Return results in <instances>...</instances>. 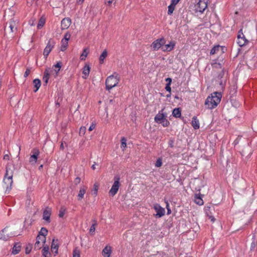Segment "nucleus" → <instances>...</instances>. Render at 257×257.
Segmentation results:
<instances>
[{
	"instance_id": "nucleus-1",
	"label": "nucleus",
	"mask_w": 257,
	"mask_h": 257,
	"mask_svg": "<svg viewBox=\"0 0 257 257\" xmlns=\"http://www.w3.org/2000/svg\"><path fill=\"white\" fill-rule=\"evenodd\" d=\"M14 170V166L8 164L6 167V174L3 180V189L6 192H9L12 189L13 183V176Z\"/></svg>"
},
{
	"instance_id": "nucleus-2",
	"label": "nucleus",
	"mask_w": 257,
	"mask_h": 257,
	"mask_svg": "<svg viewBox=\"0 0 257 257\" xmlns=\"http://www.w3.org/2000/svg\"><path fill=\"white\" fill-rule=\"evenodd\" d=\"M222 95L221 93L214 92L211 94L206 98L205 105L208 109H213L216 107L217 105L220 103Z\"/></svg>"
},
{
	"instance_id": "nucleus-3",
	"label": "nucleus",
	"mask_w": 257,
	"mask_h": 257,
	"mask_svg": "<svg viewBox=\"0 0 257 257\" xmlns=\"http://www.w3.org/2000/svg\"><path fill=\"white\" fill-rule=\"evenodd\" d=\"M119 81V78L117 74L115 75L114 74L108 76L105 80L106 89L107 90H110L117 85Z\"/></svg>"
},
{
	"instance_id": "nucleus-4",
	"label": "nucleus",
	"mask_w": 257,
	"mask_h": 257,
	"mask_svg": "<svg viewBox=\"0 0 257 257\" xmlns=\"http://www.w3.org/2000/svg\"><path fill=\"white\" fill-rule=\"evenodd\" d=\"M166 43V40L163 38L158 39L154 41L151 44V47L153 51H157Z\"/></svg>"
},
{
	"instance_id": "nucleus-5",
	"label": "nucleus",
	"mask_w": 257,
	"mask_h": 257,
	"mask_svg": "<svg viewBox=\"0 0 257 257\" xmlns=\"http://www.w3.org/2000/svg\"><path fill=\"white\" fill-rule=\"evenodd\" d=\"M119 178L115 176L114 177V182L109 191V194L110 196H114L117 192L118 189L120 186L119 183Z\"/></svg>"
},
{
	"instance_id": "nucleus-6",
	"label": "nucleus",
	"mask_w": 257,
	"mask_h": 257,
	"mask_svg": "<svg viewBox=\"0 0 257 257\" xmlns=\"http://www.w3.org/2000/svg\"><path fill=\"white\" fill-rule=\"evenodd\" d=\"M209 0H199L195 5V11L202 13L207 8Z\"/></svg>"
},
{
	"instance_id": "nucleus-7",
	"label": "nucleus",
	"mask_w": 257,
	"mask_h": 257,
	"mask_svg": "<svg viewBox=\"0 0 257 257\" xmlns=\"http://www.w3.org/2000/svg\"><path fill=\"white\" fill-rule=\"evenodd\" d=\"M248 43V41L245 38L242 33V30L240 29L238 33L237 37V43L240 47H243Z\"/></svg>"
},
{
	"instance_id": "nucleus-8",
	"label": "nucleus",
	"mask_w": 257,
	"mask_h": 257,
	"mask_svg": "<svg viewBox=\"0 0 257 257\" xmlns=\"http://www.w3.org/2000/svg\"><path fill=\"white\" fill-rule=\"evenodd\" d=\"M15 235L12 233H10L9 231V228L8 227H6L0 232V239L7 240L12 236Z\"/></svg>"
},
{
	"instance_id": "nucleus-9",
	"label": "nucleus",
	"mask_w": 257,
	"mask_h": 257,
	"mask_svg": "<svg viewBox=\"0 0 257 257\" xmlns=\"http://www.w3.org/2000/svg\"><path fill=\"white\" fill-rule=\"evenodd\" d=\"M55 44V42L54 41L50 39L47 44L46 47L44 49V52H43V55L44 56L47 58V56L49 55V53L52 50L53 48L54 47V45Z\"/></svg>"
},
{
	"instance_id": "nucleus-10",
	"label": "nucleus",
	"mask_w": 257,
	"mask_h": 257,
	"mask_svg": "<svg viewBox=\"0 0 257 257\" xmlns=\"http://www.w3.org/2000/svg\"><path fill=\"white\" fill-rule=\"evenodd\" d=\"M32 153L33 155L30 156L29 162L32 165H34L37 162L40 152L38 149L35 148L33 149Z\"/></svg>"
},
{
	"instance_id": "nucleus-11",
	"label": "nucleus",
	"mask_w": 257,
	"mask_h": 257,
	"mask_svg": "<svg viewBox=\"0 0 257 257\" xmlns=\"http://www.w3.org/2000/svg\"><path fill=\"white\" fill-rule=\"evenodd\" d=\"M175 46V42L171 41L168 44H164L162 47L163 52H170L172 51Z\"/></svg>"
},
{
	"instance_id": "nucleus-12",
	"label": "nucleus",
	"mask_w": 257,
	"mask_h": 257,
	"mask_svg": "<svg viewBox=\"0 0 257 257\" xmlns=\"http://www.w3.org/2000/svg\"><path fill=\"white\" fill-rule=\"evenodd\" d=\"M154 209L157 212L156 216L161 217L165 214V209L162 208L159 204H156L154 207Z\"/></svg>"
},
{
	"instance_id": "nucleus-13",
	"label": "nucleus",
	"mask_w": 257,
	"mask_h": 257,
	"mask_svg": "<svg viewBox=\"0 0 257 257\" xmlns=\"http://www.w3.org/2000/svg\"><path fill=\"white\" fill-rule=\"evenodd\" d=\"M18 26V22L17 20L12 19L9 22L8 28L10 29L11 32L17 31Z\"/></svg>"
},
{
	"instance_id": "nucleus-14",
	"label": "nucleus",
	"mask_w": 257,
	"mask_h": 257,
	"mask_svg": "<svg viewBox=\"0 0 257 257\" xmlns=\"http://www.w3.org/2000/svg\"><path fill=\"white\" fill-rule=\"evenodd\" d=\"M51 214V209L48 207L46 208L43 212V218L48 222H50V217Z\"/></svg>"
},
{
	"instance_id": "nucleus-15",
	"label": "nucleus",
	"mask_w": 257,
	"mask_h": 257,
	"mask_svg": "<svg viewBox=\"0 0 257 257\" xmlns=\"http://www.w3.org/2000/svg\"><path fill=\"white\" fill-rule=\"evenodd\" d=\"M71 23V20L70 19L64 18L61 21V27L62 29L64 30L69 28Z\"/></svg>"
},
{
	"instance_id": "nucleus-16",
	"label": "nucleus",
	"mask_w": 257,
	"mask_h": 257,
	"mask_svg": "<svg viewBox=\"0 0 257 257\" xmlns=\"http://www.w3.org/2000/svg\"><path fill=\"white\" fill-rule=\"evenodd\" d=\"M58 241V239L55 240L53 239L51 244V250L52 252L55 253V255L58 253V250L59 247Z\"/></svg>"
},
{
	"instance_id": "nucleus-17",
	"label": "nucleus",
	"mask_w": 257,
	"mask_h": 257,
	"mask_svg": "<svg viewBox=\"0 0 257 257\" xmlns=\"http://www.w3.org/2000/svg\"><path fill=\"white\" fill-rule=\"evenodd\" d=\"M48 230L45 227H42L39 232V234L38 235H42V236H41L42 237L41 241L45 243L46 242V236L47 234Z\"/></svg>"
},
{
	"instance_id": "nucleus-18",
	"label": "nucleus",
	"mask_w": 257,
	"mask_h": 257,
	"mask_svg": "<svg viewBox=\"0 0 257 257\" xmlns=\"http://www.w3.org/2000/svg\"><path fill=\"white\" fill-rule=\"evenodd\" d=\"M111 253L110 246H106L102 250V254L104 257H109Z\"/></svg>"
},
{
	"instance_id": "nucleus-19",
	"label": "nucleus",
	"mask_w": 257,
	"mask_h": 257,
	"mask_svg": "<svg viewBox=\"0 0 257 257\" xmlns=\"http://www.w3.org/2000/svg\"><path fill=\"white\" fill-rule=\"evenodd\" d=\"M89 72H90V67L88 65L86 64L83 68L82 73H83V76H82V77L84 79H86L89 75Z\"/></svg>"
},
{
	"instance_id": "nucleus-20",
	"label": "nucleus",
	"mask_w": 257,
	"mask_h": 257,
	"mask_svg": "<svg viewBox=\"0 0 257 257\" xmlns=\"http://www.w3.org/2000/svg\"><path fill=\"white\" fill-rule=\"evenodd\" d=\"M86 189L87 187L85 186H83L80 188L79 193L78 194V200H81L84 197V195L86 192Z\"/></svg>"
},
{
	"instance_id": "nucleus-21",
	"label": "nucleus",
	"mask_w": 257,
	"mask_h": 257,
	"mask_svg": "<svg viewBox=\"0 0 257 257\" xmlns=\"http://www.w3.org/2000/svg\"><path fill=\"white\" fill-rule=\"evenodd\" d=\"M35 89L34 91L36 92L41 86V82L40 79H35L33 81Z\"/></svg>"
},
{
	"instance_id": "nucleus-22",
	"label": "nucleus",
	"mask_w": 257,
	"mask_h": 257,
	"mask_svg": "<svg viewBox=\"0 0 257 257\" xmlns=\"http://www.w3.org/2000/svg\"><path fill=\"white\" fill-rule=\"evenodd\" d=\"M165 118V115L163 113L159 112L156 115L154 119L156 122L160 123V122L162 121L163 119Z\"/></svg>"
},
{
	"instance_id": "nucleus-23",
	"label": "nucleus",
	"mask_w": 257,
	"mask_h": 257,
	"mask_svg": "<svg viewBox=\"0 0 257 257\" xmlns=\"http://www.w3.org/2000/svg\"><path fill=\"white\" fill-rule=\"evenodd\" d=\"M192 125L193 127V128L195 130L198 129L199 128V120L197 119V117L196 116H194L192 118Z\"/></svg>"
},
{
	"instance_id": "nucleus-24",
	"label": "nucleus",
	"mask_w": 257,
	"mask_h": 257,
	"mask_svg": "<svg viewBox=\"0 0 257 257\" xmlns=\"http://www.w3.org/2000/svg\"><path fill=\"white\" fill-rule=\"evenodd\" d=\"M21 246L19 243H16L13 248L12 253L14 254H18L21 250Z\"/></svg>"
},
{
	"instance_id": "nucleus-25",
	"label": "nucleus",
	"mask_w": 257,
	"mask_h": 257,
	"mask_svg": "<svg viewBox=\"0 0 257 257\" xmlns=\"http://www.w3.org/2000/svg\"><path fill=\"white\" fill-rule=\"evenodd\" d=\"M49 70L48 69H46L44 71V76L43 78V80L46 84L48 83V80L49 79Z\"/></svg>"
},
{
	"instance_id": "nucleus-26",
	"label": "nucleus",
	"mask_w": 257,
	"mask_h": 257,
	"mask_svg": "<svg viewBox=\"0 0 257 257\" xmlns=\"http://www.w3.org/2000/svg\"><path fill=\"white\" fill-rule=\"evenodd\" d=\"M173 116L175 117H180L181 115V111L180 108H176L173 109L172 112Z\"/></svg>"
},
{
	"instance_id": "nucleus-27",
	"label": "nucleus",
	"mask_w": 257,
	"mask_h": 257,
	"mask_svg": "<svg viewBox=\"0 0 257 257\" xmlns=\"http://www.w3.org/2000/svg\"><path fill=\"white\" fill-rule=\"evenodd\" d=\"M88 53H89L88 49L85 48L83 50V51L82 53L80 55V59H81V60H85V58L87 57Z\"/></svg>"
},
{
	"instance_id": "nucleus-28",
	"label": "nucleus",
	"mask_w": 257,
	"mask_h": 257,
	"mask_svg": "<svg viewBox=\"0 0 257 257\" xmlns=\"http://www.w3.org/2000/svg\"><path fill=\"white\" fill-rule=\"evenodd\" d=\"M42 251H43V255L45 257H50V253L49 251L48 246L44 247L43 249H42Z\"/></svg>"
},
{
	"instance_id": "nucleus-29",
	"label": "nucleus",
	"mask_w": 257,
	"mask_h": 257,
	"mask_svg": "<svg viewBox=\"0 0 257 257\" xmlns=\"http://www.w3.org/2000/svg\"><path fill=\"white\" fill-rule=\"evenodd\" d=\"M107 52L106 50H104L101 55L99 57L100 63L102 64L103 63V60L107 56Z\"/></svg>"
},
{
	"instance_id": "nucleus-30",
	"label": "nucleus",
	"mask_w": 257,
	"mask_h": 257,
	"mask_svg": "<svg viewBox=\"0 0 257 257\" xmlns=\"http://www.w3.org/2000/svg\"><path fill=\"white\" fill-rule=\"evenodd\" d=\"M93 221L94 223L92 224L89 229V233L91 235H93L94 234L95 230V226L97 225L96 221L95 220H93Z\"/></svg>"
},
{
	"instance_id": "nucleus-31",
	"label": "nucleus",
	"mask_w": 257,
	"mask_h": 257,
	"mask_svg": "<svg viewBox=\"0 0 257 257\" xmlns=\"http://www.w3.org/2000/svg\"><path fill=\"white\" fill-rule=\"evenodd\" d=\"M45 23V19L44 18H43V17H41L39 21V23L37 25V28L38 29H40L41 28H42V27L44 26Z\"/></svg>"
},
{
	"instance_id": "nucleus-32",
	"label": "nucleus",
	"mask_w": 257,
	"mask_h": 257,
	"mask_svg": "<svg viewBox=\"0 0 257 257\" xmlns=\"http://www.w3.org/2000/svg\"><path fill=\"white\" fill-rule=\"evenodd\" d=\"M61 50L62 51H64L67 46H68V41H66V40H62L61 41Z\"/></svg>"
},
{
	"instance_id": "nucleus-33",
	"label": "nucleus",
	"mask_w": 257,
	"mask_h": 257,
	"mask_svg": "<svg viewBox=\"0 0 257 257\" xmlns=\"http://www.w3.org/2000/svg\"><path fill=\"white\" fill-rule=\"evenodd\" d=\"M36 239H37V240H36V243L35 244L34 247H35V248L40 249L41 247L39 245V244L40 243V240L41 241L42 237L40 235H38L37 236Z\"/></svg>"
},
{
	"instance_id": "nucleus-34",
	"label": "nucleus",
	"mask_w": 257,
	"mask_h": 257,
	"mask_svg": "<svg viewBox=\"0 0 257 257\" xmlns=\"http://www.w3.org/2000/svg\"><path fill=\"white\" fill-rule=\"evenodd\" d=\"M121 148L122 151H124L126 147V140L124 137H123L121 139Z\"/></svg>"
},
{
	"instance_id": "nucleus-35",
	"label": "nucleus",
	"mask_w": 257,
	"mask_h": 257,
	"mask_svg": "<svg viewBox=\"0 0 257 257\" xmlns=\"http://www.w3.org/2000/svg\"><path fill=\"white\" fill-rule=\"evenodd\" d=\"M175 6H176V5H173V4H171L168 6V14L169 15H171L173 14V11H174L175 8Z\"/></svg>"
},
{
	"instance_id": "nucleus-36",
	"label": "nucleus",
	"mask_w": 257,
	"mask_h": 257,
	"mask_svg": "<svg viewBox=\"0 0 257 257\" xmlns=\"http://www.w3.org/2000/svg\"><path fill=\"white\" fill-rule=\"evenodd\" d=\"M220 49V46H214L210 51V54L214 55Z\"/></svg>"
},
{
	"instance_id": "nucleus-37",
	"label": "nucleus",
	"mask_w": 257,
	"mask_h": 257,
	"mask_svg": "<svg viewBox=\"0 0 257 257\" xmlns=\"http://www.w3.org/2000/svg\"><path fill=\"white\" fill-rule=\"evenodd\" d=\"M160 123H161L163 126L166 127L169 125L170 122L166 118H165L160 122Z\"/></svg>"
},
{
	"instance_id": "nucleus-38",
	"label": "nucleus",
	"mask_w": 257,
	"mask_h": 257,
	"mask_svg": "<svg viewBox=\"0 0 257 257\" xmlns=\"http://www.w3.org/2000/svg\"><path fill=\"white\" fill-rule=\"evenodd\" d=\"M99 185L97 183H95L93 185L92 192L93 194L96 195L98 189Z\"/></svg>"
},
{
	"instance_id": "nucleus-39",
	"label": "nucleus",
	"mask_w": 257,
	"mask_h": 257,
	"mask_svg": "<svg viewBox=\"0 0 257 257\" xmlns=\"http://www.w3.org/2000/svg\"><path fill=\"white\" fill-rule=\"evenodd\" d=\"M65 212V209L64 207H61L59 210V216L63 217Z\"/></svg>"
},
{
	"instance_id": "nucleus-40",
	"label": "nucleus",
	"mask_w": 257,
	"mask_h": 257,
	"mask_svg": "<svg viewBox=\"0 0 257 257\" xmlns=\"http://www.w3.org/2000/svg\"><path fill=\"white\" fill-rule=\"evenodd\" d=\"M195 202L199 205H202L203 204V200L199 197L195 198Z\"/></svg>"
},
{
	"instance_id": "nucleus-41",
	"label": "nucleus",
	"mask_w": 257,
	"mask_h": 257,
	"mask_svg": "<svg viewBox=\"0 0 257 257\" xmlns=\"http://www.w3.org/2000/svg\"><path fill=\"white\" fill-rule=\"evenodd\" d=\"M162 165V159L161 158H159L157 159L156 164L155 166L156 167H160Z\"/></svg>"
},
{
	"instance_id": "nucleus-42",
	"label": "nucleus",
	"mask_w": 257,
	"mask_h": 257,
	"mask_svg": "<svg viewBox=\"0 0 257 257\" xmlns=\"http://www.w3.org/2000/svg\"><path fill=\"white\" fill-rule=\"evenodd\" d=\"M86 131V127L85 126H81L79 130V135L80 136H83Z\"/></svg>"
},
{
	"instance_id": "nucleus-43",
	"label": "nucleus",
	"mask_w": 257,
	"mask_h": 257,
	"mask_svg": "<svg viewBox=\"0 0 257 257\" xmlns=\"http://www.w3.org/2000/svg\"><path fill=\"white\" fill-rule=\"evenodd\" d=\"M54 66L56 68H58V70H55L56 74H57L61 67V63L60 62H58Z\"/></svg>"
},
{
	"instance_id": "nucleus-44",
	"label": "nucleus",
	"mask_w": 257,
	"mask_h": 257,
	"mask_svg": "<svg viewBox=\"0 0 257 257\" xmlns=\"http://www.w3.org/2000/svg\"><path fill=\"white\" fill-rule=\"evenodd\" d=\"M73 257H80L79 250L75 249L73 251Z\"/></svg>"
},
{
	"instance_id": "nucleus-45",
	"label": "nucleus",
	"mask_w": 257,
	"mask_h": 257,
	"mask_svg": "<svg viewBox=\"0 0 257 257\" xmlns=\"http://www.w3.org/2000/svg\"><path fill=\"white\" fill-rule=\"evenodd\" d=\"M70 36L71 35L69 33H66L62 40L68 41V40L70 39Z\"/></svg>"
},
{
	"instance_id": "nucleus-46",
	"label": "nucleus",
	"mask_w": 257,
	"mask_h": 257,
	"mask_svg": "<svg viewBox=\"0 0 257 257\" xmlns=\"http://www.w3.org/2000/svg\"><path fill=\"white\" fill-rule=\"evenodd\" d=\"M30 72H31V68H28L26 69V71H25V72L24 73V77H27L29 76V75L30 74Z\"/></svg>"
},
{
	"instance_id": "nucleus-47",
	"label": "nucleus",
	"mask_w": 257,
	"mask_h": 257,
	"mask_svg": "<svg viewBox=\"0 0 257 257\" xmlns=\"http://www.w3.org/2000/svg\"><path fill=\"white\" fill-rule=\"evenodd\" d=\"M114 0H105V4L107 6H110Z\"/></svg>"
},
{
	"instance_id": "nucleus-48",
	"label": "nucleus",
	"mask_w": 257,
	"mask_h": 257,
	"mask_svg": "<svg viewBox=\"0 0 257 257\" xmlns=\"http://www.w3.org/2000/svg\"><path fill=\"white\" fill-rule=\"evenodd\" d=\"M170 85L171 84H167L166 85V87H165V89H166V91L169 92L170 93L171 92V88L170 87Z\"/></svg>"
},
{
	"instance_id": "nucleus-49",
	"label": "nucleus",
	"mask_w": 257,
	"mask_h": 257,
	"mask_svg": "<svg viewBox=\"0 0 257 257\" xmlns=\"http://www.w3.org/2000/svg\"><path fill=\"white\" fill-rule=\"evenodd\" d=\"M80 180H81V179L79 177H76L75 179L74 182L75 184L77 185L80 183Z\"/></svg>"
},
{
	"instance_id": "nucleus-50",
	"label": "nucleus",
	"mask_w": 257,
	"mask_h": 257,
	"mask_svg": "<svg viewBox=\"0 0 257 257\" xmlns=\"http://www.w3.org/2000/svg\"><path fill=\"white\" fill-rule=\"evenodd\" d=\"M255 245H256V243L254 241H253L251 243V245H250V249H253L255 248Z\"/></svg>"
},
{
	"instance_id": "nucleus-51",
	"label": "nucleus",
	"mask_w": 257,
	"mask_h": 257,
	"mask_svg": "<svg viewBox=\"0 0 257 257\" xmlns=\"http://www.w3.org/2000/svg\"><path fill=\"white\" fill-rule=\"evenodd\" d=\"M180 0H171V4H173V5H176Z\"/></svg>"
},
{
	"instance_id": "nucleus-52",
	"label": "nucleus",
	"mask_w": 257,
	"mask_h": 257,
	"mask_svg": "<svg viewBox=\"0 0 257 257\" xmlns=\"http://www.w3.org/2000/svg\"><path fill=\"white\" fill-rule=\"evenodd\" d=\"M35 20H33V19H31L29 21V24L31 25V26H34L35 25Z\"/></svg>"
},
{
	"instance_id": "nucleus-53",
	"label": "nucleus",
	"mask_w": 257,
	"mask_h": 257,
	"mask_svg": "<svg viewBox=\"0 0 257 257\" xmlns=\"http://www.w3.org/2000/svg\"><path fill=\"white\" fill-rule=\"evenodd\" d=\"M166 81L167 82V84H171L172 82V79L171 78H167L166 79Z\"/></svg>"
},
{
	"instance_id": "nucleus-54",
	"label": "nucleus",
	"mask_w": 257,
	"mask_h": 257,
	"mask_svg": "<svg viewBox=\"0 0 257 257\" xmlns=\"http://www.w3.org/2000/svg\"><path fill=\"white\" fill-rule=\"evenodd\" d=\"M95 124H92L90 126V127H89L88 130H89V131H92V130L95 128Z\"/></svg>"
},
{
	"instance_id": "nucleus-55",
	"label": "nucleus",
	"mask_w": 257,
	"mask_h": 257,
	"mask_svg": "<svg viewBox=\"0 0 257 257\" xmlns=\"http://www.w3.org/2000/svg\"><path fill=\"white\" fill-rule=\"evenodd\" d=\"M173 144H174L173 141H172V140H170L169 141V145L170 147L173 148L174 147Z\"/></svg>"
},
{
	"instance_id": "nucleus-56",
	"label": "nucleus",
	"mask_w": 257,
	"mask_h": 257,
	"mask_svg": "<svg viewBox=\"0 0 257 257\" xmlns=\"http://www.w3.org/2000/svg\"><path fill=\"white\" fill-rule=\"evenodd\" d=\"M9 159H10V157H9V155H8V154H6L4 156V160H9Z\"/></svg>"
},
{
	"instance_id": "nucleus-57",
	"label": "nucleus",
	"mask_w": 257,
	"mask_h": 257,
	"mask_svg": "<svg viewBox=\"0 0 257 257\" xmlns=\"http://www.w3.org/2000/svg\"><path fill=\"white\" fill-rule=\"evenodd\" d=\"M223 75H224V71L223 70H222L221 73L218 75V77L222 78L223 77Z\"/></svg>"
},
{
	"instance_id": "nucleus-58",
	"label": "nucleus",
	"mask_w": 257,
	"mask_h": 257,
	"mask_svg": "<svg viewBox=\"0 0 257 257\" xmlns=\"http://www.w3.org/2000/svg\"><path fill=\"white\" fill-rule=\"evenodd\" d=\"M60 149H61V150H64V144H63V142H62V143H61V144L60 145Z\"/></svg>"
},
{
	"instance_id": "nucleus-59",
	"label": "nucleus",
	"mask_w": 257,
	"mask_h": 257,
	"mask_svg": "<svg viewBox=\"0 0 257 257\" xmlns=\"http://www.w3.org/2000/svg\"><path fill=\"white\" fill-rule=\"evenodd\" d=\"M84 0H77V3L79 4H81L83 2Z\"/></svg>"
},
{
	"instance_id": "nucleus-60",
	"label": "nucleus",
	"mask_w": 257,
	"mask_h": 257,
	"mask_svg": "<svg viewBox=\"0 0 257 257\" xmlns=\"http://www.w3.org/2000/svg\"><path fill=\"white\" fill-rule=\"evenodd\" d=\"M91 168H92L93 170H95V163H94V164H93V165L91 166Z\"/></svg>"
},
{
	"instance_id": "nucleus-61",
	"label": "nucleus",
	"mask_w": 257,
	"mask_h": 257,
	"mask_svg": "<svg viewBox=\"0 0 257 257\" xmlns=\"http://www.w3.org/2000/svg\"><path fill=\"white\" fill-rule=\"evenodd\" d=\"M29 252H30V250H28V248H26V253L27 254H28V253H29Z\"/></svg>"
},
{
	"instance_id": "nucleus-62",
	"label": "nucleus",
	"mask_w": 257,
	"mask_h": 257,
	"mask_svg": "<svg viewBox=\"0 0 257 257\" xmlns=\"http://www.w3.org/2000/svg\"><path fill=\"white\" fill-rule=\"evenodd\" d=\"M166 208H169V203L167 201H166Z\"/></svg>"
},
{
	"instance_id": "nucleus-63",
	"label": "nucleus",
	"mask_w": 257,
	"mask_h": 257,
	"mask_svg": "<svg viewBox=\"0 0 257 257\" xmlns=\"http://www.w3.org/2000/svg\"><path fill=\"white\" fill-rule=\"evenodd\" d=\"M168 213H169L171 212V210L169 208H167Z\"/></svg>"
},
{
	"instance_id": "nucleus-64",
	"label": "nucleus",
	"mask_w": 257,
	"mask_h": 257,
	"mask_svg": "<svg viewBox=\"0 0 257 257\" xmlns=\"http://www.w3.org/2000/svg\"><path fill=\"white\" fill-rule=\"evenodd\" d=\"M42 167H43V165H41L40 166L39 168L40 169L41 168H42Z\"/></svg>"
}]
</instances>
